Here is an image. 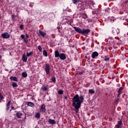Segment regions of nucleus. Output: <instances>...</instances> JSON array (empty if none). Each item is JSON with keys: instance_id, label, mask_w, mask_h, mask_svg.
<instances>
[{"instance_id": "obj_1", "label": "nucleus", "mask_w": 128, "mask_h": 128, "mask_svg": "<svg viewBox=\"0 0 128 128\" xmlns=\"http://www.w3.org/2000/svg\"><path fill=\"white\" fill-rule=\"evenodd\" d=\"M84 96L83 95L79 96L76 94L73 97L72 106L76 109V112H78V108H80V106L84 102Z\"/></svg>"}, {"instance_id": "obj_2", "label": "nucleus", "mask_w": 128, "mask_h": 128, "mask_svg": "<svg viewBox=\"0 0 128 128\" xmlns=\"http://www.w3.org/2000/svg\"><path fill=\"white\" fill-rule=\"evenodd\" d=\"M75 32H78V34H83V36H86L90 32V29H84V28H80L78 27L74 26L73 27Z\"/></svg>"}, {"instance_id": "obj_3", "label": "nucleus", "mask_w": 128, "mask_h": 128, "mask_svg": "<svg viewBox=\"0 0 128 128\" xmlns=\"http://www.w3.org/2000/svg\"><path fill=\"white\" fill-rule=\"evenodd\" d=\"M90 6V3H88V2H81L78 4V8L80 12H82V10H86Z\"/></svg>"}, {"instance_id": "obj_4", "label": "nucleus", "mask_w": 128, "mask_h": 128, "mask_svg": "<svg viewBox=\"0 0 128 128\" xmlns=\"http://www.w3.org/2000/svg\"><path fill=\"white\" fill-rule=\"evenodd\" d=\"M54 54L55 58H60L62 60H64L66 58V54L64 53L60 54V52L58 51V50H56L54 51Z\"/></svg>"}, {"instance_id": "obj_5", "label": "nucleus", "mask_w": 128, "mask_h": 128, "mask_svg": "<svg viewBox=\"0 0 128 128\" xmlns=\"http://www.w3.org/2000/svg\"><path fill=\"white\" fill-rule=\"evenodd\" d=\"M44 70L46 72V74H48V76H50V64H46Z\"/></svg>"}, {"instance_id": "obj_6", "label": "nucleus", "mask_w": 128, "mask_h": 128, "mask_svg": "<svg viewBox=\"0 0 128 128\" xmlns=\"http://www.w3.org/2000/svg\"><path fill=\"white\" fill-rule=\"evenodd\" d=\"M1 36L3 38H10V34L8 32H4L1 34Z\"/></svg>"}, {"instance_id": "obj_7", "label": "nucleus", "mask_w": 128, "mask_h": 128, "mask_svg": "<svg viewBox=\"0 0 128 128\" xmlns=\"http://www.w3.org/2000/svg\"><path fill=\"white\" fill-rule=\"evenodd\" d=\"M112 33L114 36H116V34H120V30H118V29L116 30V28H112Z\"/></svg>"}, {"instance_id": "obj_8", "label": "nucleus", "mask_w": 128, "mask_h": 128, "mask_svg": "<svg viewBox=\"0 0 128 128\" xmlns=\"http://www.w3.org/2000/svg\"><path fill=\"white\" fill-rule=\"evenodd\" d=\"M22 60L23 62H28V56L26 55V53L22 54Z\"/></svg>"}, {"instance_id": "obj_9", "label": "nucleus", "mask_w": 128, "mask_h": 128, "mask_svg": "<svg viewBox=\"0 0 128 128\" xmlns=\"http://www.w3.org/2000/svg\"><path fill=\"white\" fill-rule=\"evenodd\" d=\"M122 120H120L118 122L117 124L116 125V128H122Z\"/></svg>"}, {"instance_id": "obj_10", "label": "nucleus", "mask_w": 128, "mask_h": 128, "mask_svg": "<svg viewBox=\"0 0 128 128\" xmlns=\"http://www.w3.org/2000/svg\"><path fill=\"white\" fill-rule=\"evenodd\" d=\"M16 116L18 118H22V113L20 111H16Z\"/></svg>"}, {"instance_id": "obj_11", "label": "nucleus", "mask_w": 128, "mask_h": 128, "mask_svg": "<svg viewBox=\"0 0 128 128\" xmlns=\"http://www.w3.org/2000/svg\"><path fill=\"white\" fill-rule=\"evenodd\" d=\"M48 122L50 124H52L53 126L54 124H56V120H52V119H50V118L48 119Z\"/></svg>"}, {"instance_id": "obj_12", "label": "nucleus", "mask_w": 128, "mask_h": 128, "mask_svg": "<svg viewBox=\"0 0 128 128\" xmlns=\"http://www.w3.org/2000/svg\"><path fill=\"white\" fill-rule=\"evenodd\" d=\"M46 34V32L42 31L41 30H39V34H38V36H42L43 38H44Z\"/></svg>"}, {"instance_id": "obj_13", "label": "nucleus", "mask_w": 128, "mask_h": 128, "mask_svg": "<svg viewBox=\"0 0 128 128\" xmlns=\"http://www.w3.org/2000/svg\"><path fill=\"white\" fill-rule=\"evenodd\" d=\"M96 56H98V52H94L92 54V58H96Z\"/></svg>"}, {"instance_id": "obj_14", "label": "nucleus", "mask_w": 128, "mask_h": 128, "mask_svg": "<svg viewBox=\"0 0 128 128\" xmlns=\"http://www.w3.org/2000/svg\"><path fill=\"white\" fill-rule=\"evenodd\" d=\"M40 112H46V105L42 104L40 108Z\"/></svg>"}, {"instance_id": "obj_15", "label": "nucleus", "mask_w": 128, "mask_h": 128, "mask_svg": "<svg viewBox=\"0 0 128 128\" xmlns=\"http://www.w3.org/2000/svg\"><path fill=\"white\" fill-rule=\"evenodd\" d=\"M26 104L28 106H31L32 108V106H34V104L31 102H28L26 103Z\"/></svg>"}, {"instance_id": "obj_16", "label": "nucleus", "mask_w": 128, "mask_h": 128, "mask_svg": "<svg viewBox=\"0 0 128 128\" xmlns=\"http://www.w3.org/2000/svg\"><path fill=\"white\" fill-rule=\"evenodd\" d=\"M32 54H34V52L31 51L30 52H27L26 56L27 58H30V56H32Z\"/></svg>"}, {"instance_id": "obj_17", "label": "nucleus", "mask_w": 128, "mask_h": 128, "mask_svg": "<svg viewBox=\"0 0 128 128\" xmlns=\"http://www.w3.org/2000/svg\"><path fill=\"white\" fill-rule=\"evenodd\" d=\"M10 80H14V82H18V78L16 77V76H12L10 78Z\"/></svg>"}, {"instance_id": "obj_18", "label": "nucleus", "mask_w": 128, "mask_h": 128, "mask_svg": "<svg viewBox=\"0 0 128 128\" xmlns=\"http://www.w3.org/2000/svg\"><path fill=\"white\" fill-rule=\"evenodd\" d=\"M41 90L42 92H46V90H48V86H43L41 88Z\"/></svg>"}, {"instance_id": "obj_19", "label": "nucleus", "mask_w": 128, "mask_h": 128, "mask_svg": "<svg viewBox=\"0 0 128 128\" xmlns=\"http://www.w3.org/2000/svg\"><path fill=\"white\" fill-rule=\"evenodd\" d=\"M50 80H52L53 84H56V77L53 76Z\"/></svg>"}, {"instance_id": "obj_20", "label": "nucleus", "mask_w": 128, "mask_h": 128, "mask_svg": "<svg viewBox=\"0 0 128 128\" xmlns=\"http://www.w3.org/2000/svg\"><path fill=\"white\" fill-rule=\"evenodd\" d=\"M10 101H8L6 104V110H8L10 108Z\"/></svg>"}, {"instance_id": "obj_21", "label": "nucleus", "mask_w": 128, "mask_h": 128, "mask_svg": "<svg viewBox=\"0 0 128 128\" xmlns=\"http://www.w3.org/2000/svg\"><path fill=\"white\" fill-rule=\"evenodd\" d=\"M35 118H40V114L38 112L35 114Z\"/></svg>"}, {"instance_id": "obj_22", "label": "nucleus", "mask_w": 128, "mask_h": 128, "mask_svg": "<svg viewBox=\"0 0 128 128\" xmlns=\"http://www.w3.org/2000/svg\"><path fill=\"white\" fill-rule=\"evenodd\" d=\"M12 86L14 88H18V84H16V82H12Z\"/></svg>"}, {"instance_id": "obj_23", "label": "nucleus", "mask_w": 128, "mask_h": 128, "mask_svg": "<svg viewBox=\"0 0 128 128\" xmlns=\"http://www.w3.org/2000/svg\"><path fill=\"white\" fill-rule=\"evenodd\" d=\"M43 56L46 57L48 56V52H46V50H43Z\"/></svg>"}, {"instance_id": "obj_24", "label": "nucleus", "mask_w": 128, "mask_h": 128, "mask_svg": "<svg viewBox=\"0 0 128 128\" xmlns=\"http://www.w3.org/2000/svg\"><path fill=\"white\" fill-rule=\"evenodd\" d=\"M88 92L89 94H94V89H90Z\"/></svg>"}, {"instance_id": "obj_25", "label": "nucleus", "mask_w": 128, "mask_h": 128, "mask_svg": "<svg viewBox=\"0 0 128 128\" xmlns=\"http://www.w3.org/2000/svg\"><path fill=\"white\" fill-rule=\"evenodd\" d=\"M81 2H86L87 4H90V2L89 0H80Z\"/></svg>"}, {"instance_id": "obj_26", "label": "nucleus", "mask_w": 128, "mask_h": 128, "mask_svg": "<svg viewBox=\"0 0 128 128\" xmlns=\"http://www.w3.org/2000/svg\"><path fill=\"white\" fill-rule=\"evenodd\" d=\"M82 18H84V20H86V18H88V16H86V14H83L82 16Z\"/></svg>"}, {"instance_id": "obj_27", "label": "nucleus", "mask_w": 128, "mask_h": 128, "mask_svg": "<svg viewBox=\"0 0 128 128\" xmlns=\"http://www.w3.org/2000/svg\"><path fill=\"white\" fill-rule=\"evenodd\" d=\"M58 94H64V90H59L58 91Z\"/></svg>"}, {"instance_id": "obj_28", "label": "nucleus", "mask_w": 128, "mask_h": 128, "mask_svg": "<svg viewBox=\"0 0 128 128\" xmlns=\"http://www.w3.org/2000/svg\"><path fill=\"white\" fill-rule=\"evenodd\" d=\"M22 76L23 78H26V76H28V74H26V72H23L22 73Z\"/></svg>"}, {"instance_id": "obj_29", "label": "nucleus", "mask_w": 128, "mask_h": 128, "mask_svg": "<svg viewBox=\"0 0 128 128\" xmlns=\"http://www.w3.org/2000/svg\"><path fill=\"white\" fill-rule=\"evenodd\" d=\"M80 0H72V3L76 4L77 2H80Z\"/></svg>"}, {"instance_id": "obj_30", "label": "nucleus", "mask_w": 128, "mask_h": 128, "mask_svg": "<svg viewBox=\"0 0 128 128\" xmlns=\"http://www.w3.org/2000/svg\"><path fill=\"white\" fill-rule=\"evenodd\" d=\"M38 50L39 52H42V46H38Z\"/></svg>"}, {"instance_id": "obj_31", "label": "nucleus", "mask_w": 128, "mask_h": 128, "mask_svg": "<svg viewBox=\"0 0 128 128\" xmlns=\"http://www.w3.org/2000/svg\"><path fill=\"white\" fill-rule=\"evenodd\" d=\"M16 20V18H14V15H12V22H14Z\"/></svg>"}, {"instance_id": "obj_32", "label": "nucleus", "mask_w": 128, "mask_h": 128, "mask_svg": "<svg viewBox=\"0 0 128 128\" xmlns=\"http://www.w3.org/2000/svg\"><path fill=\"white\" fill-rule=\"evenodd\" d=\"M4 96L2 94V93L0 92V100H4Z\"/></svg>"}, {"instance_id": "obj_33", "label": "nucleus", "mask_w": 128, "mask_h": 128, "mask_svg": "<svg viewBox=\"0 0 128 128\" xmlns=\"http://www.w3.org/2000/svg\"><path fill=\"white\" fill-rule=\"evenodd\" d=\"M24 42L26 44H28V40L26 38H24Z\"/></svg>"}, {"instance_id": "obj_34", "label": "nucleus", "mask_w": 128, "mask_h": 128, "mask_svg": "<svg viewBox=\"0 0 128 128\" xmlns=\"http://www.w3.org/2000/svg\"><path fill=\"white\" fill-rule=\"evenodd\" d=\"M20 28L21 30H24V25L23 24L20 25Z\"/></svg>"}, {"instance_id": "obj_35", "label": "nucleus", "mask_w": 128, "mask_h": 128, "mask_svg": "<svg viewBox=\"0 0 128 128\" xmlns=\"http://www.w3.org/2000/svg\"><path fill=\"white\" fill-rule=\"evenodd\" d=\"M104 60L106 62H108V60H110V58H108V57H106V58H104Z\"/></svg>"}, {"instance_id": "obj_36", "label": "nucleus", "mask_w": 128, "mask_h": 128, "mask_svg": "<svg viewBox=\"0 0 128 128\" xmlns=\"http://www.w3.org/2000/svg\"><path fill=\"white\" fill-rule=\"evenodd\" d=\"M124 90V88L122 87H120L119 88L118 92H122Z\"/></svg>"}, {"instance_id": "obj_37", "label": "nucleus", "mask_w": 128, "mask_h": 128, "mask_svg": "<svg viewBox=\"0 0 128 128\" xmlns=\"http://www.w3.org/2000/svg\"><path fill=\"white\" fill-rule=\"evenodd\" d=\"M20 38H23V40H24L25 38L24 34H21Z\"/></svg>"}, {"instance_id": "obj_38", "label": "nucleus", "mask_w": 128, "mask_h": 128, "mask_svg": "<svg viewBox=\"0 0 128 128\" xmlns=\"http://www.w3.org/2000/svg\"><path fill=\"white\" fill-rule=\"evenodd\" d=\"M122 94V92L121 91H118V96H120Z\"/></svg>"}, {"instance_id": "obj_39", "label": "nucleus", "mask_w": 128, "mask_h": 128, "mask_svg": "<svg viewBox=\"0 0 128 128\" xmlns=\"http://www.w3.org/2000/svg\"><path fill=\"white\" fill-rule=\"evenodd\" d=\"M122 94V92L121 91H118V96H120Z\"/></svg>"}, {"instance_id": "obj_40", "label": "nucleus", "mask_w": 128, "mask_h": 128, "mask_svg": "<svg viewBox=\"0 0 128 128\" xmlns=\"http://www.w3.org/2000/svg\"><path fill=\"white\" fill-rule=\"evenodd\" d=\"M105 10L106 12H108L110 10V8H106Z\"/></svg>"}, {"instance_id": "obj_41", "label": "nucleus", "mask_w": 128, "mask_h": 128, "mask_svg": "<svg viewBox=\"0 0 128 128\" xmlns=\"http://www.w3.org/2000/svg\"><path fill=\"white\" fill-rule=\"evenodd\" d=\"M50 14L52 16V18H54V13H50Z\"/></svg>"}, {"instance_id": "obj_42", "label": "nucleus", "mask_w": 128, "mask_h": 128, "mask_svg": "<svg viewBox=\"0 0 128 128\" xmlns=\"http://www.w3.org/2000/svg\"><path fill=\"white\" fill-rule=\"evenodd\" d=\"M26 38H28V34H26Z\"/></svg>"}, {"instance_id": "obj_43", "label": "nucleus", "mask_w": 128, "mask_h": 128, "mask_svg": "<svg viewBox=\"0 0 128 128\" xmlns=\"http://www.w3.org/2000/svg\"><path fill=\"white\" fill-rule=\"evenodd\" d=\"M64 98L65 100H68V96H65Z\"/></svg>"}, {"instance_id": "obj_44", "label": "nucleus", "mask_w": 128, "mask_h": 128, "mask_svg": "<svg viewBox=\"0 0 128 128\" xmlns=\"http://www.w3.org/2000/svg\"><path fill=\"white\" fill-rule=\"evenodd\" d=\"M0 60H2V56L0 55Z\"/></svg>"}, {"instance_id": "obj_45", "label": "nucleus", "mask_w": 128, "mask_h": 128, "mask_svg": "<svg viewBox=\"0 0 128 128\" xmlns=\"http://www.w3.org/2000/svg\"><path fill=\"white\" fill-rule=\"evenodd\" d=\"M26 115H25V116L24 118V120H26Z\"/></svg>"}, {"instance_id": "obj_46", "label": "nucleus", "mask_w": 128, "mask_h": 128, "mask_svg": "<svg viewBox=\"0 0 128 128\" xmlns=\"http://www.w3.org/2000/svg\"><path fill=\"white\" fill-rule=\"evenodd\" d=\"M63 10H64H64H64V9H63Z\"/></svg>"}, {"instance_id": "obj_47", "label": "nucleus", "mask_w": 128, "mask_h": 128, "mask_svg": "<svg viewBox=\"0 0 128 128\" xmlns=\"http://www.w3.org/2000/svg\"><path fill=\"white\" fill-rule=\"evenodd\" d=\"M110 38L112 40V38L110 37Z\"/></svg>"}, {"instance_id": "obj_48", "label": "nucleus", "mask_w": 128, "mask_h": 128, "mask_svg": "<svg viewBox=\"0 0 128 128\" xmlns=\"http://www.w3.org/2000/svg\"><path fill=\"white\" fill-rule=\"evenodd\" d=\"M68 7H67V8H66V10H68Z\"/></svg>"}, {"instance_id": "obj_49", "label": "nucleus", "mask_w": 128, "mask_h": 128, "mask_svg": "<svg viewBox=\"0 0 128 128\" xmlns=\"http://www.w3.org/2000/svg\"><path fill=\"white\" fill-rule=\"evenodd\" d=\"M54 118H56V117H55V116H54Z\"/></svg>"}, {"instance_id": "obj_50", "label": "nucleus", "mask_w": 128, "mask_h": 128, "mask_svg": "<svg viewBox=\"0 0 128 128\" xmlns=\"http://www.w3.org/2000/svg\"><path fill=\"white\" fill-rule=\"evenodd\" d=\"M80 74H82V73H80Z\"/></svg>"}, {"instance_id": "obj_51", "label": "nucleus", "mask_w": 128, "mask_h": 128, "mask_svg": "<svg viewBox=\"0 0 128 128\" xmlns=\"http://www.w3.org/2000/svg\"><path fill=\"white\" fill-rule=\"evenodd\" d=\"M65 20H66V18H65Z\"/></svg>"}, {"instance_id": "obj_52", "label": "nucleus", "mask_w": 128, "mask_h": 128, "mask_svg": "<svg viewBox=\"0 0 128 128\" xmlns=\"http://www.w3.org/2000/svg\"><path fill=\"white\" fill-rule=\"evenodd\" d=\"M58 32H60V30H58Z\"/></svg>"}]
</instances>
